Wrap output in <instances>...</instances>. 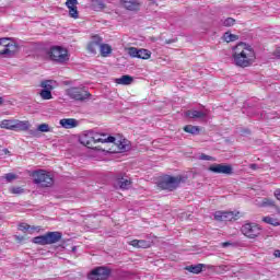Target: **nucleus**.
<instances>
[{"mask_svg": "<svg viewBox=\"0 0 280 280\" xmlns=\"http://www.w3.org/2000/svg\"><path fill=\"white\" fill-rule=\"evenodd\" d=\"M255 50L247 44L240 43L233 49L232 60L236 67L246 69L255 62Z\"/></svg>", "mask_w": 280, "mask_h": 280, "instance_id": "nucleus-1", "label": "nucleus"}, {"mask_svg": "<svg viewBox=\"0 0 280 280\" xmlns=\"http://www.w3.org/2000/svg\"><path fill=\"white\" fill-rule=\"evenodd\" d=\"M187 177L183 175H166L159 182L158 187L166 191H175V189H178V187H180V183H185Z\"/></svg>", "mask_w": 280, "mask_h": 280, "instance_id": "nucleus-2", "label": "nucleus"}, {"mask_svg": "<svg viewBox=\"0 0 280 280\" xmlns=\"http://www.w3.org/2000/svg\"><path fill=\"white\" fill-rule=\"evenodd\" d=\"M47 56L52 62L65 65L69 60V51L62 46H52L47 51Z\"/></svg>", "mask_w": 280, "mask_h": 280, "instance_id": "nucleus-3", "label": "nucleus"}, {"mask_svg": "<svg viewBox=\"0 0 280 280\" xmlns=\"http://www.w3.org/2000/svg\"><path fill=\"white\" fill-rule=\"evenodd\" d=\"M33 183L39 187H51L54 185V177L47 171L38 170L31 174Z\"/></svg>", "mask_w": 280, "mask_h": 280, "instance_id": "nucleus-4", "label": "nucleus"}, {"mask_svg": "<svg viewBox=\"0 0 280 280\" xmlns=\"http://www.w3.org/2000/svg\"><path fill=\"white\" fill-rule=\"evenodd\" d=\"M62 240V232H47L44 235L36 236L33 238V244H38L39 246H47L49 244H57Z\"/></svg>", "mask_w": 280, "mask_h": 280, "instance_id": "nucleus-5", "label": "nucleus"}, {"mask_svg": "<svg viewBox=\"0 0 280 280\" xmlns=\"http://www.w3.org/2000/svg\"><path fill=\"white\" fill-rule=\"evenodd\" d=\"M0 128H4L5 130H14V132H25L26 130H30V121L5 119L1 121Z\"/></svg>", "mask_w": 280, "mask_h": 280, "instance_id": "nucleus-6", "label": "nucleus"}, {"mask_svg": "<svg viewBox=\"0 0 280 280\" xmlns=\"http://www.w3.org/2000/svg\"><path fill=\"white\" fill-rule=\"evenodd\" d=\"M19 51V45L10 42V38H0V56L12 58Z\"/></svg>", "mask_w": 280, "mask_h": 280, "instance_id": "nucleus-7", "label": "nucleus"}, {"mask_svg": "<svg viewBox=\"0 0 280 280\" xmlns=\"http://www.w3.org/2000/svg\"><path fill=\"white\" fill-rule=\"evenodd\" d=\"M86 139H90L86 141V145H91V141L93 143H115L116 139L113 136L106 137V133H97V132H89L86 136Z\"/></svg>", "mask_w": 280, "mask_h": 280, "instance_id": "nucleus-8", "label": "nucleus"}, {"mask_svg": "<svg viewBox=\"0 0 280 280\" xmlns=\"http://www.w3.org/2000/svg\"><path fill=\"white\" fill-rule=\"evenodd\" d=\"M67 95L77 102H84V100H89V97H91V93H89L84 88H70L67 90Z\"/></svg>", "mask_w": 280, "mask_h": 280, "instance_id": "nucleus-9", "label": "nucleus"}, {"mask_svg": "<svg viewBox=\"0 0 280 280\" xmlns=\"http://www.w3.org/2000/svg\"><path fill=\"white\" fill-rule=\"evenodd\" d=\"M243 235L249 237V240H255L261 233V228L256 223H245L241 229Z\"/></svg>", "mask_w": 280, "mask_h": 280, "instance_id": "nucleus-10", "label": "nucleus"}, {"mask_svg": "<svg viewBox=\"0 0 280 280\" xmlns=\"http://www.w3.org/2000/svg\"><path fill=\"white\" fill-rule=\"evenodd\" d=\"M108 277H110V269L108 267H96L89 273L88 279L106 280Z\"/></svg>", "mask_w": 280, "mask_h": 280, "instance_id": "nucleus-11", "label": "nucleus"}, {"mask_svg": "<svg viewBox=\"0 0 280 280\" xmlns=\"http://www.w3.org/2000/svg\"><path fill=\"white\" fill-rule=\"evenodd\" d=\"M209 172H213V174H225L226 176H231V174H233V166L226 164H212L209 166Z\"/></svg>", "mask_w": 280, "mask_h": 280, "instance_id": "nucleus-12", "label": "nucleus"}, {"mask_svg": "<svg viewBox=\"0 0 280 280\" xmlns=\"http://www.w3.org/2000/svg\"><path fill=\"white\" fill-rule=\"evenodd\" d=\"M217 222H233L235 220V212L231 211H217L214 213Z\"/></svg>", "mask_w": 280, "mask_h": 280, "instance_id": "nucleus-13", "label": "nucleus"}, {"mask_svg": "<svg viewBox=\"0 0 280 280\" xmlns=\"http://www.w3.org/2000/svg\"><path fill=\"white\" fill-rule=\"evenodd\" d=\"M66 8L69 10V16L71 19H80V13L78 12V0H67Z\"/></svg>", "mask_w": 280, "mask_h": 280, "instance_id": "nucleus-14", "label": "nucleus"}, {"mask_svg": "<svg viewBox=\"0 0 280 280\" xmlns=\"http://www.w3.org/2000/svg\"><path fill=\"white\" fill-rule=\"evenodd\" d=\"M185 117H189V119H205L207 113L201 110H187L185 112Z\"/></svg>", "mask_w": 280, "mask_h": 280, "instance_id": "nucleus-15", "label": "nucleus"}, {"mask_svg": "<svg viewBox=\"0 0 280 280\" xmlns=\"http://www.w3.org/2000/svg\"><path fill=\"white\" fill-rule=\"evenodd\" d=\"M60 126L66 129L77 128L78 120L75 118H63L60 120Z\"/></svg>", "mask_w": 280, "mask_h": 280, "instance_id": "nucleus-16", "label": "nucleus"}, {"mask_svg": "<svg viewBox=\"0 0 280 280\" xmlns=\"http://www.w3.org/2000/svg\"><path fill=\"white\" fill-rule=\"evenodd\" d=\"M121 4L124 8H126V10H139V0H121Z\"/></svg>", "mask_w": 280, "mask_h": 280, "instance_id": "nucleus-17", "label": "nucleus"}, {"mask_svg": "<svg viewBox=\"0 0 280 280\" xmlns=\"http://www.w3.org/2000/svg\"><path fill=\"white\" fill-rule=\"evenodd\" d=\"M130 246H133V248H150L151 243L145 240H133L130 242Z\"/></svg>", "mask_w": 280, "mask_h": 280, "instance_id": "nucleus-18", "label": "nucleus"}, {"mask_svg": "<svg viewBox=\"0 0 280 280\" xmlns=\"http://www.w3.org/2000/svg\"><path fill=\"white\" fill-rule=\"evenodd\" d=\"M203 268H205V264H197V265L186 266L184 268V270H187L188 272H191L192 275H200V272H202Z\"/></svg>", "mask_w": 280, "mask_h": 280, "instance_id": "nucleus-19", "label": "nucleus"}, {"mask_svg": "<svg viewBox=\"0 0 280 280\" xmlns=\"http://www.w3.org/2000/svg\"><path fill=\"white\" fill-rule=\"evenodd\" d=\"M116 84H121L122 86L130 85L131 82H135V79L131 75L125 74L118 79H115Z\"/></svg>", "mask_w": 280, "mask_h": 280, "instance_id": "nucleus-20", "label": "nucleus"}, {"mask_svg": "<svg viewBox=\"0 0 280 280\" xmlns=\"http://www.w3.org/2000/svg\"><path fill=\"white\" fill-rule=\"evenodd\" d=\"M117 185L120 187V189H130V185H132V182L130 179H126L122 176L117 177Z\"/></svg>", "mask_w": 280, "mask_h": 280, "instance_id": "nucleus-21", "label": "nucleus"}, {"mask_svg": "<svg viewBox=\"0 0 280 280\" xmlns=\"http://www.w3.org/2000/svg\"><path fill=\"white\" fill-rule=\"evenodd\" d=\"M184 132H187L188 135H200V127L194 126V125H186L184 127Z\"/></svg>", "mask_w": 280, "mask_h": 280, "instance_id": "nucleus-22", "label": "nucleus"}, {"mask_svg": "<svg viewBox=\"0 0 280 280\" xmlns=\"http://www.w3.org/2000/svg\"><path fill=\"white\" fill-rule=\"evenodd\" d=\"M100 50H101V56H103V58H106L109 54H112L113 48L108 44H101Z\"/></svg>", "mask_w": 280, "mask_h": 280, "instance_id": "nucleus-23", "label": "nucleus"}, {"mask_svg": "<svg viewBox=\"0 0 280 280\" xmlns=\"http://www.w3.org/2000/svg\"><path fill=\"white\" fill-rule=\"evenodd\" d=\"M223 39L225 43H235V40H240V35L231 34L230 32L224 33Z\"/></svg>", "mask_w": 280, "mask_h": 280, "instance_id": "nucleus-24", "label": "nucleus"}, {"mask_svg": "<svg viewBox=\"0 0 280 280\" xmlns=\"http://www.w3.org/2000/svg\"><path fill=\"white\" fill-rule=\"evenodd\" d=\"M152 56V52L148 49L140 48L138 50V58L141 60H148Z\"/></svg>", "mask_w": 280, "mask_h": 280, "instance_id": "nucleus-25", "label": "nucleus"}, {"mask_svg": "<svg viewBox=\"0 0 280 280\" xmlns=\"http://www.w3.org/2000/svg\"><path fill=\"white\" fill-rule=\"evenodd\" d=\"M44 91H54V80H46L40 83Z\"/></svg>", "mask_w": 280, "mask_h": 280, "instance_id": "nucleus-26", "label": "nucleus"}, {"mask_svg": "<svg viewBox=\"0 0 280 280\" xmlns=\"http://www.w3.org/2000/svg\"><path fill=\"white\" fill-rule=\"evenodd\" d=\"M262 222H265L266 224H271V226H280L279 220L272 217H264Z\"/></svg>", "mask_w": 280, "mask_h": 280, "instance_id": "nucleus-27", "label": "nucleus"}, {"mask_svg": "<svg viewBox=\"0 0 280 280\" xmlns=\"http://www.w3.org/2000/svg\"><path fill=\"white\" fill-rule=\"evenodd\" d=\"M261 207H275L276 211L278 213H280V208L279 206H276L275 205V200L272 199H264L262 203H261Z\"/></svg>", "mask_w": 280, "mask_h": 280, "instance_id": "nucleus-28", "label": "nucleus"}, {"mask_svg": "<svg viewBox=\"0 0 280 280\" xmlns=\"http://www.w3.org/2000/svg\"><path fill=\"white\" fill-rule=\"evenodd\" d=\"M97 49H100V46L97 44H93L92 42L89 43L88 45L89 54H93L95 56V54H97Z\"/></svg>", "mask_w": 280, "mask_h": 280, "instance_id": "nucleus-29", "label": "nucleus"}, {"mask_svg": "<svg viewBox=\"0 0 280 280\" xmlns=\"http://www.w3.org/2000/svg\"><path fill=\"white\" fill-rule=\"evenodd\" d=\"M221 23H222V25H223L224 27H233V24L235 23V19H233V18H228V19H225V20H222Z\"/></svg>", "mask_w": 280, "mask_h": 280, "instance_id": "nucleus-30", "label": "nucleus"}, {"mask_svg": "<svg viewBox=\"0 0 280 280\" xmlns=\"http://www.w3.org/2000/svg\"><path fill=\"white\" fill-rule=\"evenodd\" d=\"M42 100H51L52 95H51V91L49 90H42L39 93Z\"/></svg>", "mask_w": 280, "mask_h": 280, "instance_id": "nucleus-31", "label": "nucleus"}, {"mask_svg": "<svg viewBox=\"0 0 280 280\" xmlns=\"http://www.w3.org/2000/svg\"><path fill=\"white\" fill-rule=\"evenodd\" d=\"M37 131H38V132H50L51 129L49 128V125H47V124H40V125H38V127H37Z\"/></svg>", "mask_w": 280, "mask_h": 280, "instance_id": "nucleus-32", "label": "nucleus"}, {"mask_svg": "<svg viewBox=\"0 0 280 280\" xmlns=\"http://www.w3.org/2000/svg\"><path fill=\"white\" fill-rule=\"evenodd\" d=\"M128 54L131 56V58H139V49L138 48L129 47Z\"/></svg>", "mask_w": 280, "mask_h": 280, "instance_id": "nucleus-33", "label": "nucleus"}, {"mask_svg": "<svg viewBox=\"0 0 280 280\" xmlns=\"http://www.w3.org/2000/svg\"><path fill=\"white\" fill-rule=\"evenodd\" d=\"M102 37H100V35H94L92 36V40L90 43L94 44V45H102Z\"/></svg>", "mask_w": 280, "mask_h": 280, "instance_id": "nucleus-34", "label": "nucleus"}, {"mask_svg": "<svg viewBox=\"0 0 280 280\" xmlns=\"http://www.w3.org/2000/svg\"><path fill=\"white\" fill-rule=\"evenodd\" d=\"M7 183H12V180H16V174L8 173L4 175Z\"/></svg>", "mask_w": 280, "mask_h": 280, "instance_id": "nucleus-35", "label": "nucleus"}, {"mask_svg": "<svg viewBox=\"0 0 280 280\" xmlns=\"http://www.w3.org/2000/svg\"><path fill=\"white\" fill-rule=\"evenodd\" d=\"M118 150H121V152H126V151L130 150V148L127 144H125L124 142H119Z\"/></svg>", "mask_w": 280, "mask_h": 280, "instance_id": "nucleus-36", "label": "nucleus"}, {"mask_svg": "<svg viewBox=\"0 0 280 280\" xmlns=\"http://www.w3.org/2000/svg\"><path fill=\"white\" fill-rule=\"evenodd\" d=\"M200 160H201V161H214L213 156L207 155V154H205V153H202V154L200 155Z\"/></svg>", "mask_w": 280, "mask_h": 280, "instance_id": "nucleus-37", "label": "nucleus"}, {"mask_svg": "<svg viewBox=\"0 0 280 280\" xmlns=\"http://www.w3.org/2000/svg\"><path fill=\"white\" fill-rule=\"evenodd\" d=\"M95 3L101 10H104V8H106V4H104V1L102 0H96Z\"/></svg>", "mask_w": 280, "mask_h": 280, "instance_id": "nucleus-38", "label": "nucleus"}, {"mask_svg": "<svg viewBox=\"0 0 280 280\" xmlns=\"http://www.w3.org/2000/svg\"><path fill=\"white\" fill-rule=\"evenodd\" d=\"M221 246L222 248H229V246H235V244L232 242H223L221 243Z\"/></svg>", "mask_w": 280, "mask_h": 280, "instance_id": "nucleus-39", "label": "nucleus"}, {"mask_svg": "<svg viewBox=\"0 0 280 280\" xmlns=\"http://www.w3.org/2000/svg\"><path fill=\"white\" fill-rule=\"evenodd\" d=\"M12 194H23V188L21 187L12 188Z\"/></svg>", "mask_w": 280, "mask_h": 280, "instance_id": "nucleus-40", "label": "nucleus"}, {"mask_svg": "<svg viewBox=\"0 0 280 280\" xmlns=\"http://www.w3.org/2000/svg\"><path fill=\"white\" fill-rule=\"evenodd\" d=\"M273 56L280 60V47L275 50Z\"/></svg>", "mask_w": 280, "mask_h": 280, "instance_id": "nucleus-41", "label": "nucleus"}, {"mask_svg": "<svg viewBox=\"0 0 280 280\" xmlns=\"http://www.w3.org/2000/svg\"><path fill=\"white\" fill-rule=\"evenodd\" d=\"M27 229H30V225L24 223L20 224V231H27Z\"/></svg>", "mask_w": 280, "mask_h": 280, "instance_id": "nucleus-42", "label": "nucleus"}, {"mask_svg": "<svg viewBox=\"0 0 280 280\" xmlns=\"http://www.w3.org/2000/svg\"><path fill=\"white\" fill-rule=\"evenodd\" d=\"M249 170H259V166L257 164H249Z\"/></svg>", "mask_w": 280, "mask_h": 280, "instance_id": "nucleus-43", "label": "nucleus"}, {"mask_svg": "<svg viewBox=\"0 0 280 280\" xmlns=\"http://www.w3.org/2000/svg\"><path fill=\"white\" fill-rule=\"evenodd\" d=\"M172 43H176V39H166L165 45H172Z\"/></svg>", "mask_w": 280, "mask_h": 280, "instance_id": "nucleus-44", "label": "nucleus"}, {"mask_svg": "<svg viewBox=\"0 0 280 280\" xmlns=\"http://www.w3.org/2000/svg\"><path fill=\"white\" fill-rule=\"evenodd\" d=\"M273 255H275V257H279V258H280V250H279V249H276V250L273 252Z\"/></svg>", "mask_w": 280, "mask_h": 280, "instance_id": "nucleus-45", "label": "nucleus"}, {"mask_svg": "<svg viewBox=\"0 0 280 280\" xmlns=\"http://www.w3.org/2000/svg\"><path fill=\"white\" fill-rule=\"evenodd\" d=\"M30 135H33V137H36V131L31 130Z\"/></svg>", "mask_w": 280, "mask_h": 280, "instance_id": "nucleus-46", "label": "nucleus"}, {"mask_svg": "<svg viewBox=\"0 0 280 280\" xmlns=\"http://www.w3.org/2000/svg\"><path fill=\"white\" fill-rule=\"evenodd\" d=\"M3 102H4L3 97L0 96V106H2Z\"/></svg>", "mask_w": 280, "mask_h": 280, "instance_id": "nucleus-47", "label": "nucleus"}, {"mask_svg": "<svg viewBox=\"0 0 280 280\" xmlns=\"http://www.w3.org/2000/svg\"><path fill=\"white\" fill-rule=\"evenodd\" d=\"M75 250H78V247L73 246L72 247V253H75Z\"/></svg>", "mask_w": 280, "mask_h": 280, "instance_id": "nucleus-48", "label": "nucleus"}, {"mask_svg": "<svg viewBox=\"0 0 280 280\" xmlns=\"http://www.w3.org/2000/svg\"><path fill=\"white\" fill-rule=\"evenodd\" d=\"M267 119H275V116H267Z\"/></svg>", "mask_w": 280, "mask_h": 280, "instance_id": "nucleus-49", "label": "nucleus"}, {"mask_svg": "<svg viewBox=\"0 0 280 280\" xmlns=\"http://www.w3.org/2000/svg\"><path fill=\"white\" fill-rule=\"evenodd\" d=\"M245 132H246L247 135H250V130H245Z\"/></svg>", "mask_w": 280, "mask_h": 280, "instance_id": "nucleus-50", "label": "nucleus"}, {"mask_svg": "<svg viewBox=\"0 0 280 280\" xmlns=\"http://www.w3.org/2000/svg\"><path fill=\"white\" fill-rule=\"evenodd\" d=\"M4 152H8V149H5Z\"/></svg>", "mask_w": 280, "mask_h": 280, "instance_id": "nucleus-51", "label": "nucleus"}]
</instances>
